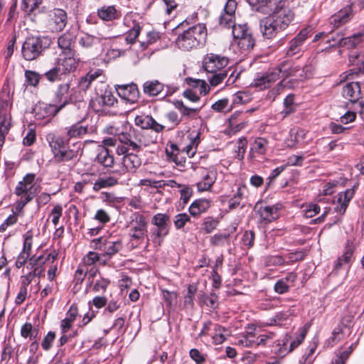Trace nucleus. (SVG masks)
I'll return each instance as SVG.
<instances>
[{
	"instance_id": "nucleus-51",
	"label": "nucleus",
	"mask_w": 364,
	"mask_h": 364,
	"mask_svg": "<svg viewBox=\"0 0 364 364\" xmlns=\"http://www.w3.org/2000/svg\"><path fill=\"white\" fill-rule=\"evenodd\" d=\"M55 339V333L53 331H49L46 336L43 338L41 342L42 348L48 351L53 346V343Z\"/></svg>"
},
{
	"instance_id": "nucleus-20",
	"label": "nucleus",
	"mask_w": 364,
	"mask_h": 364,
	"mask_svg": "<svg viewBox=\"0 0 364 364\" xmlns=\"http://www.w3.org/2000/svg\"><path fill=\"white\" fill-rule=\"evenodd\" d=\"M237 8V2L235 0H228L223 12L220 14L219 18V24L223 28H232L237 26L235 23V10Z\"/></svg>"
},
{
	"instance_id": "nucleus-24",
	"label": "nucleus",
	"mask_w": 364,
	"mask_h": 364,
	"mask_svg": "<svg viewBox=\"0 0 364 364\" xmlns=\"http://www.w3.org/2000/svg\"><path fill=\"white\" fill-rule=\"evenodd\" d=\"M75 51L73 53H61L60 58L56 62V65L60 68L62 73L74 71L77 65V62L75 57Z\"/></svg>"
},
{
	"instance_id": "nucleus-39",
	"label": "nucleus",
	"mask_w": 364,
	"mask_h": 364,
	"mask_svg": "<svg viewBox=\"0 0 364 364\" xmlns=\"http://www.w3.org/2000/svg\"><path fill=\"white\" fill-rule=\"evenodd\" d=\"M38 334V329L33 328L31 323H24L21 328V336L30 340L35 339Z\"/></svg>"
},
{
	"instance_id": "nucleus-53",
	"label": "nucleus",
	"mask_w": 364,
	"mask_h": 364,
	"mask_svg": "<svg viewBox=\"0 0 364 364\" xmlns=\"http://www.w3.org/2000/svg\"><path fill=\"white\" fill-rule=\"evenodd\" d=\"M43 0H23L22 9L25 11L33 12L40 4Z\"/></svg>"
},
{
	"instance_id": "nucleus-30",
	"label": "nucleus",
	"mask_w": 364,
	"mask_h": 364,
	"mask_svg": "<svg viewBox=\"0 0 364 364\" xmlns=\"http://www.w3.org/2000/svg\"><path fill=\"white\" fill-rule=\"evenodd\" d=\"M363 37L364 33L361 32L353 33V35L348 37H343L342 36L341 39L339 40V47L346 49H351L355 48L363 41Z\"/></svg>"
},
{
	"instance_id": "nucleus-9",
	"label": "nucleus",
	"mask_w": 364,
	"mask_h": 364,
	"mask_svg": "<svg viewBox=\"0 0 364 364\" xmlns=\"http://www.w3.org/2000/svg\"><path fill=\"white\" fill-rule=\"evenodd\" d=\"M154 226L151 229L150 237L153 243L160 246L164 238L168 235L170 230V216L166 213H157L151 219Z\"/></svg>"
},
{
	"instance_id": "nucleus-11",
	"label": "nucleus",
	"mask_w": 364,
	"mask_h": 364,
	"mask_svg": "<svg viewBox=\"0 0 364 364\" xmlns=\"http://www.w3.org/2000/svg\"><path fill=\"white\" fill-rule=\"evenodd\" d=\"M101 75L100 70L89 72L79 81L80 89L84 91L87 89H94L95 91H111L112 87L103 81L104 77Z\"/></svg>"
},
{
	"instance_id": "nucleus-58",
	"label": "nucleus",
	"mask_w": 364,
	"mask_h": 364,
	"mask_svg": "<svg viewBox=\"0 0 364 364\" xmlns=\"http://www.w3.org/2000/svg\"><path fill=\"white\" fill-rule=\"evenodd\" d=\"M45 263L46 259H44L43 255H40L38 257L33 255L28 259L27 268L33 269H34V267H38V265H44Z\"/></svg>"
},
{
	"instance_id": "nucleus-40",
	"label": "nucleus",
	"mask_w": 364,
	"mask_h": 364,
	"mask_svg": "<svg viewBox=\"0 0 364 364\" xmlns=\"http://www.w3.org/2000/svg\"><path fill=\"white\" fill-rule=\"evenodd\" d=\"M238 343L245 347H255L256 337L254 331H247L238 340Z\"/></svg>"
},
{
	"instance_id": "nucleus-27",
	"label": "nucleus",
	"mask_w": 364,
	"mask_h": 364,
	"mask_svg": "<svg viewBox=\"0 0 364 364\" xmlns=\"http://www.w3.org/2000/svg\"><path fill=\"white\" fill-rule=\"evenodd\" d=\"M357 186H354L353 188L346 190L344 192H341L338 195V205L335 208V210L340 214H344L348 203L355 194V188Z\"/></svg>"
},
{
	"instance_id": "nucleus-60",
	"label": "nucleus",
	"mask_w": 364,
	"mask_h": 364,
	"mask_svg": "<svg viewBox=\"0 0 364 364\" xmlns=\"http://www.w3.org/2000/svg\"><path fill=\"white\" fill-rule=\"evenodd\" d=\"M328 36L326 37V42L329 44V46H340V39L342 38V34L341 33H333L332 31L327 33Z\"/></svg>"
},
{
	"instance_id": "nucleus-43",
	"label": "nucleus",
	"mask_w": 364,
	"mask_h": 364,
	"mask_svg": "<svg viewBox=\"0 0 364 364\" xmlns=\"http://www.w3.org/2000/svg\"><path fill=\"white\" fill-rule=\"evenodd\" d=\"M121 100L129 105L136 103L139 98V92H117Z\"/></svg>"
},
{
	"instance_id": "nucleus-37",
	"label": "nucleus",
	"mask_w": 364,
	"mask_h": 364,
	"mask_svg": "<svg viewBox=\"0 0 364 364\" xmlns=\"http://www.w3.org/2000/svg\"><path fill=\"white\" fill-rule=\"evenodd\" d=\"M117 183V180L112 176L99 178L93 185V190L99 191L102 188L112 187Z\"/></svg>"
},
{
	"instance_id": "nucleus-50",
	"label": "nucleus",
	"mask_w": 364,
	"mask_h": 364,
	"mask_svg": "<svg viewBox=\"0 0 364 364\" xmlns=\"http://www.w3.org/2000/svg\"><path fill=\"white\" fill-rule=\"evenodd\" d=\"M191 221L190 216L186 213H179L174 217L173 223L176 229H181Z\"/></svg>"
},
{
	"instance_id": "nucleus-31",
	"label": "nucleus",
	"mask_w": 364,
	"mask_h": 364,
	"mask_svg": "<svg viewBox=\"0 0 364 364\" xmlns=\"http://www.w3.org/2000/svg\"><path fill=\"white\" fill-rule=\"evenodd\" d=\"M95 161L105 168L112 167L114 162V156L106 147H102L99 149Z\"/></svg>"
},
{
	"instance_id": "nucleus-19",
	"label": "nucleus",
	"mask_w": 364,
	"mask_h": 364,
	"mask_svg": "<svg viewBox=\"0 0 364 364\" xmlns=\"http://www.w3.org/2000/svg\"><path fill=\"white\" fill-rule=\"evenodd\" d=\"M118 101L112 95V92H104L99 95L95 93V96L92 97L90 102V107L96 112H102L105 107L113 106Z\"/></svg>"
},
{
	"instance_id": "nucleus-63",
	"label": "nucleus",
	"mask_w": 364,
	"mask_h": 364,
	"mask_svg": "<svg viewBox=\"0 0 364 364\" xmlns=\"http://www.w3.org/2000/svg\"><path fill=\"white\" fill-rule=\"evenodd\" d=\"M63 214V208L60 205H56L51 210L50 215L53 216L52 223L55 226H57L59 223V219Z\"/></svg>"
},
{
	"instance_id": "nucleus-22",
	"label": "nucleus",
	"mask_w": 364,
	"mask_h": 364,
	"mask_svg": "<svg viewBox=\"0 0 364 364\" xmlns=\"http://www.w3.org/2000/svg\"><path fill=\"white\" fill-rule=\"evenodd\" d=\"M198 174L200 180L197 182L198 191H205L211 188L217 178V172L215 170L201 168Z\"/></svg>"
},
{
	"instance_id": "nucleus-55",
	"label": "nucleus",
	"mask_w": 364,
	"mask_h": 364,
	"mask_svg": "<svg viewBox=\"0 0 364 364\" xmlns=\"http://www.w3.org/2000/svg\"><path fill=\"white\" fill-rule=\"evenodd\" d=\"M230 237V234H215L210 239V242L213 246H222L224 245L225 241Z\"/></svg>"
},
{
	"instance_id": "nucleus-8",
	"label": "nucleus",
	"mask_w": 364,
	"mask_h": 364,
	"mask_svg": "<svg viewBox=\"0 0 364 364\" xmlns=\"http://www.w3.org/2000/svg\"><path fill=\"white\" fill-rule=\"evenodd\" d=\"M51 39L46 36L27 37L21 47L23 58L28 61L37 59L49 48Z\"/></svg>"
},
{
	"instance_id": "nucleus-46",
	"label": "nucleus",
	"mask_w": 364,
	"mask_h": 364,
	"mask_svg": "<svg viewBox=\"0 0 364 364\" xmlns=\"http://www.w3.org/2000/svg\"><path fill=\"white\" fill-rule=\"evenodd\" d=\"M208 81L212 86L219 85L227 76L226 71L208 73Z\"/></svg>"
},
{
	"instance_id": "nucleus-5",
	"label": "nucleus",
	"mask_w": 364,
	"mask_h": 364,
	"mask_svg": "<svg viewBox=\"0 0 364 364\" xmlns=\"http://www.w3.org/2000/svg\"><path fill=\"white\" fill-rule=\"evenodd\" d=\"M110 134L117 135L121 145L129 147L134 152L141 151L143 147L155 143L156 140V136H152L149 131H140L132 127L128 131L122 132L112 127Z\"/></svg>"
},
{
	"instance_id": "nucleus-6",
	"label": "nucleus",
	"mask_w": 364,
	"mask_h": 364,
	"mask_svg": "<svg viewBox=\"0 0 364 364\" xmlns=\"http://www.w3.org/2000/svg\"><path fill=\"white\" fill-rule=\"evenodd\" d=\"M207 32L205 25L198 23L184 31L176 39L177 46L184 50L197 48L205 43Z\"/></svg>"
},
{
	"instance_id": "nucleus-62",
	"label": "nucleus",
	"mask_w": 364,
	"mask_h": 364,
	"mask_svg": "<svg viewBox=\"0 0 364 364\" xmlns=\"http://www.w3.org/2000/svg\"><path fill=\"white\" fill-rule=\"evenodd\" d=\"M306 253L303 250L296 251L294 252H290L287 255L286 258L289 259V263H293L299 261H301L304 259Z\"/></svg>"
},
{
	"instance_id": "nucleus-42",
	"label": "nucleus",
	"mask_w": 364,
	"mask_h": 364,
	"mask_svg": "<svg viewBox=\"0 0 364 364\" xmlns=\"http://www.w3.org/2000/svg\"><path fill=\"white\" fill-rule=\"evenodd\" d=\"M25 77L26 82L34 87L43 80L42 75H41L37 72L33 70H26Z\"/></svg>"
},
{
	"instance_id": "nucleus-52",
	"label": "nucleus",
	"mask_w": 364,
	"mask_h": 364,
	"mask_svg": "<svg viewBox=\"0 0 364 364\" xmlns=\"http://www.w3.org/2000/svg\"><path fill=\"white\" fill-rule=\"evenodd\" d=\"M141 31V27L139 24H135L132 29L129 31L127 33L125 41L129 43L133 44L135 41L137 37L139 36Z\"/></svg>"
},
{
	"instance_id": "nucleus-56",
	"label": "nucleus",
	"mask_w": 364,
	"mask_h": 364,
	"mask_svg": "<svg viewBox=\"0 0 364 364\" xmlns=\"http://www.w3.org/2000/svg\"><path fill=\"white\" fill-rule=\"evenodd\" d=\"M237 144V151H236L237 154H236L235 157L239 160H242L244 158L245 149L247 145V141L245 138L239 139Z\"/></svg>"
},
{
	"instance_id": "nucleus-4",
	"label": "nucleus",
	"mask_w": 364,
	"mask_h": 364,
	"mask_svg": "<svg viewBox=\"0 0 364 364\" xmlns=\"http://www.w3.org/2000/svg\"><path fill=\"white\" fill-rule=\"evenodd\" d=\"M349 64L354 68L342 73L339 77L337 86H341L343 91H361L364 89V83L360 85L355 81V77L359 73H364V52L351 50L348 55Z\"/></svg>"
},
{
	"instance_id": "nucleus-54",
	"label": "nucleus",
	"mask_w": 364,
	"mask_h": 364,
	"mask_svg": "<svg viewBox=\"0 0 364 364\" xmlns=\"http://www.w3.org/2000/svg\"><path fill=\"white\" fill-rule=\"evenodd\" d=\"M109 282V279L100 277V279H97L94 284L92 290L95 292H105L107 290Z\"/></svg>"
},
{
	"instance_id": "nucleus-47",
	"label": "nucleus",
	"mask_w": 364,
	"mask_h": 364,
	"mask_svg": "<svg viewBox=\"0 0 364 364\" xmlns=\"http://www.w3.org/2000/svg\"><path fill=\"white\" fill-rule=\"evenodd\" d=\"M291 337L289 334H286L281 340L279 341L278 346H279L277 354L282 357L284 356L289 352L287 351L289 349L288 343L291 341Z\"/></svg>"
},
{
	"instance_id": "nucleus-32",
	"label": "nucleus",
	"mask_w": 364,
	"mask_h": 364,
	"mask_svg": "<svg viewBox=\"0 0 364 364\" xmlns=\"http://www.w3.org/2000/svg\"><path fill=\"white\" fill-rule=\"evenodd\" d=\"M262 220L266 223H269L277 218V208L275 206H261L257 210Z\"/></svg>"
},
{
	"instance_id": "nucleus-29",
	"label": "nucleus",
	"mask_w": 364,
	"mask_h": 364,
	"mask_svg": "<svg viewBox=\"0 0 364 364\" xmlns=\"http://www.w3.org/2000/svg\"><path fill=\"white\" fill-rule=\"evenodd\" d=\"M97 15L102 21H110L119 18L121 14L114 6H104L97 9Z\"/></svg>"
},
{
	"instance_id": "nucleus-45",
	"label": "nucleus",
	"mask_w": 364,
	"mask_h": 364,
	"mask_svg": "<svg viewBox=\"0 0 364 364\" xmlns=\"http://www.w3.org/2000/svg\"><path fill=\"white\" fill-rule=\"evenodd\" d=\"M63 74L60 70V68L56 65L49 70L46 71L43 76V79L45 77L50 82H55L60 79V75Z\"/></svg>"
},
{
	"instance_id": "nucleus-26",
	"label": "nucleus",
	"mask_w": 364,
	"mask_h": 364,
	"mask_svg": "<svg viewBox=\"0 0 364 364\" xmlns=\"http://www.w3.org/2000/svg\"><path fill=\"white\" fill-rule=\"evenodd\" d=\"M76 36L71 31H66L58 38V46L62 50L63 53H73V46Z\"/></svg>"
},
{
	"instance_id": "nucleus-36",
	"label": "nucleus",
	"mask_w": 364,
	"mask_h": 364,
	"mask_svg": "<svg viewBox=\"0 0 364 364\" xmlns=\"http://www.w3.org/2000/svg\"><path fill=\"white\" fill-rule=\"evenodd\" d=\"M143 91H163L165 88L167 91H176L175 88L168 85H164L158 80L147 81L143 85Z\"/></svg>"
},
{
	"instance_id": "nucleus-57",
	"label": "nucleus",
	"mask_w": 364,
	"mask_h": 364,
	"mask_svg": "<svg viewBox=\"0 0 364 364\" xmlns=\"http://www.w3.org/2000/svg\"><path fill=\"white\" fill-rule=\"evenodd\" d=\"M306 335V330L305 328L301 329L299 335L296 339L291 341L287 351L289 353L292 352L296 348H297L304 341Z\"/></svg>"
},
{
	"instance_id": "nucleus-64",
	"label": "nucleus",
	"mask_w": 364,
	"mask_h": 364,
	"mask_svg": "<svg viewBox=\"0 0 364 364\" xmlns=\"http://www.w3.org/2000/svg\"><path fill=\"white\" fill-rule=\"evenodd\" d=\"M274 289L277 293L282 294L289 290V287L286 283L284 279H281L275 283Z\"/></svg>"
},
{
	"instance_id": "nucleus-1",
	"label": "nucleus",
	"mask_w": 364,
	"mask_h": 364,
	"mask_svg": "<svg viewBox=\"0 0 364 364\" xmlns=\"http://www.w3.org/2000/svg\"><path fill=\"white\" fill-rule=\"evenodd\" d=\"M70 104L69 110L73 113L75 123L66 128V136L49 133L46 136V140L49 144L53 154V161L57 164L69 161H77L83 152L82 141H72V139L82 138L87 134L95 132L94 126L85 125L86 103L83 100H77L73 102V97H70Z\"/></svg>"
},
{
	"instance_id": "nucleus-16",
	"label": "nucleus",
	"mask_w": 364,
	"mask_h": 364,
	"mask_svg": "<svg viewBox=\"0 0 364 364\" xmlns=\"http://www.w3.org/2000/svg\"><path fill=\"white\" fill-rule=\"evenodd\" d=\"M147 232L146 218L139 213H135L130 222L129 236L132 240L141 242Z\"/></svg>"
},
{
	"instance_id": "nucleus-14",
	"label": "nucleus",
	"mask_w": 364,
	"mask_h": 364,
	"mask_svg": "<svg viewBox=\"0 0 364 364\" xmlns=\"http://www.w3.org/2000/svg\"><path fill=\"white\" fill-rule=\"evenodd\" d=\"M131 149L124 145H118L116 152L118 155H124L122 158V172H134L141 165V159L136 154L137 152H129Z\"/></svg>"
},
{
	"instance_id": "nucleus-38",
	"label": "nucleus",
	"mask_w": 364,
	"mask_h": 364,
	"mask_svg": "<svg viewBox=\"0 0 364 364\" xmlns=\"http://www.w3.org/2000/svg\"><path fill=\"white\" fill-rule=\"evenodd\" d=\"M97 41H99L98 38L87 33H83L78 39L79 45L85 49L92 48Z\"/></svg>"
},
{
	"instance_id": "nucleus-28",
	"label": "nucleus",
	"mask_w": 364,
	"mask_h": 364,
	"mask_svg": "<svg viewBox=\"0 0 364 364\" xmlns=\"http://www.w3.org/2000/svg\"><path fill=\"white\" fill-rule=\"evenodd\" d=\"M210 207V201L205 198L195 200L189 206L190 214L193 217H198Z\"/></svg>"
},
{
	"instance_id": "nucleus-18",
	"label": "nucleus",
	"mask_w": 364,
	"mask_h": 364,
	"mask_svg": "<svg viewBox=\"0 0 364 364\" xmlns=\"http://www.w3.org/2000/svg\"><path fill=\"white\" fill-rule=\"evenodd\" d=\"M252 9L264 14L273 12L285 6L287 0H247Z\"/></svg>"
},
{
	"instance_id": "nucleus-13",
	"label": "nucleus",
	"mask_w": 364,
	"mask_h": 364,
	"mask_svg": "<svg viewBox=\"0 0 364 364\" xmlns=\"http://www.w3.org/2000/svg\"><path fill=\"white\" fill-rule=\"evenodd\" d=\"M233 37L237 39V45L242 52H248L255 46V39L246 24L234 26L232 29Z\"/></svg>"
},
{
	"instance_id": "nucleus-35",
	"label": "nucleus",
	"mask_w": 364,
	"mask_h": 364,
	"mask_svg": "<svg viewBox=\"0 0 364 364\" xmlns=\"http://www.w3.org/2000/svg\"><path fill=\"white\" fill-rule=\"evenodd\" d=\"M353 250L350 247H348L345 252L338 258L337 262L335 264V269L339 270L347 266L348 268L350 267V264L351 262L352 257H353Z\"/></svg>"
},
{
	"instance_id": "nucleus-44",
	"label": "nucleus",
	"mask_w": 364,
	"mask_h": 364,
	"mask_svg": "<svg viewBox=\"0 0 364 364\" xmlns=\"http://www.w3.org/2000/svg\"><path fill=\"white\" fill-rule=\"evenodd\" d=\"M251 100V92H236L232 95V103L234 105L246 104L250 102Z\"/></svg>"
},
{
	"instance_id": "nucleus-3",
	"label": "nucleus",
	"mask_w": 364,
	"mask_h": 364,
	"mask_svg": "<svg viewBox=\"0 0 364 364\" xmlns=\"http://www.w3.org/2000/svg\"><path fill=\"white\" fill-rule=\"evenodd\" d=\"M294 18V11L285 5L260 21L261 32L266 38H272L279 32L285 30Z\"/></svg>"
},
{
	"instance_id": "nucleus-25",
	"label": "nucleus",
	"mask_w": 364,
	"mask_h": 364,
	"mask_svg": "<svg viewBox=\"0 0 364 364\" xmlns=\"http://www.w3.org/2000/svg\"><path fill=\"white\" fill-rule=\"evenodd\" d=\"M353 11V9L348 5L331 16L329 18V23L333 28H338L350 21Z\"/></svg>"
},
{
	"instance_id": "nucleus-2",
	"label": "nucleus",
	"mask_w": 364,
	"mask_h": 364,
	"mask_svg": "<svg viewBox=\"0 0 364 364\" xmlns=\"http://www.w3.org/2000/svg\"><path fill=\"white\" fill-rule=\"evenodd\" d=\"M299 70L292 66V62L285 60L277 68L268 70L264 73L257 74L251 86L261 90L269 89L279 79V75L285 76L278 84L277 91L284 89H294L296 82L289 79V76H295Z\"/></svg>"
},
{
	"instance_id": "nucleus-12",
	"label": "nucleus",
	"mask_w": 364,
	"mask_h": 364,
	"mask_svg": "<svg viewBox=\"0 0 364 364\" xmlns=\"http://www.w3.org/2000/svg\"><path fill=\"white\" fill-rule=\"evenodd\" d=\"M313 33L314 29L311 26L301 29L299 33L289 42L286 49V55L293 57L296 55H301L304 51V44L305 41L312 36Z\"/></svg>"
},
{
	"instance_id": "nucleus-34",
	"label": "nucleus",
	"mask_w": 364,
	"mask_h": 364,
	"mask_svg": "<svg viewBox=\"0 0 364 364\" xmlns=\"http://www.w3.org/2000/svg\"><path fill=\"white\" fill-rule=\"evenodd\" d=\"M220 220L218 218L208 216L203 219L201 230L205 234L212 233L218 228Z\"/></svg>"
},
{
	"instance_id": "nucleus-49",
	"label": "nucleus",
	"mask_w": 364,
	"mask_h": 364,
	"mask_svg": "<svg viewBox=\"0 0 364 364\" xmlns=\"http://www.w3.org/2000/svg\"><path fill=\"white\" fill-rule=\"evenodd\" d=\"M352 347H349L345 350H340L336 354V358L332 361L331 364H345L346 360L348 358L350 354L352 353Z\"/></svg>"
},
{
	"instance_id": "nucleus-33",
	"label": "nucleus",
	"mask_w": 364,
	"mask_h": 364,
	"mask_svg": "<svg viewBox=\"0 0 364 364\" xmlns=\"http://www.w3.org/2000/svg\"><path fill=\"white\" fill-rule=\"evenodd\" d=\"M290 315V310L278 312L274 316L269 318L268 321L266 323V326H283L289 319Z\"/></svg>"
},
{
	"instance_id": "nucleus-61",
	"label": "nucleus",
	"mask_w": 364,
	"mask_h": 364,
	"mask_svg": "<svg viewBox=\"0 0 364 364\" xmlns=\"http://www.w3.org/2000/svg\"><path fill=\"white\" fill-rule=\"evenodd\" d=\"M285 263L284 259L279 255L268 256L265 259V264L267 266H280Z\"/></svg>"
},
{
	"instance_id": "nucleus-21",
	"label": "nucleus",
	"mask_w": 364,
	"mask_h": 364,
	"mask_svg": "<svg viewBox=\"0 0 364 364\" xmlns=\"http://www.w3.org/2000/svg\"><path fill=\"white\" fill-rule=\"evenodd\" d=\"M95 247L102 251L105 255L112 257L122 249V241L118 240L112 241L103 237H99L92 240Z\"/></svg>"
},
{
	"instance_id": "nucleus-23",
	"label": "nucleus",
	"mask_w": 364,
	"mask_h": 364,
	"mask_svg": "<svg viewBox=\"0 0 364 364\" xmlns=\"http://www.w3.org/2000/svg\"><path fill=\"white\" fill-rule=\"evenodd\" d=\"M136 126L139 127L141 131H149L152 129L156 133L161 132L164 130L165 127L158 123L151 115L140 114L136 115L134 119Z\"/></svg>"
},
{
	"instance_id": "nucleus-7",
	"label": "nucleus",
	"mask_w": 364,
	"mask_h": 364,
	"mask_svg": "<svg viewBox=\"0 0 364 364\" xmlns=\"http://www.w3.org/2000/svg\"><path fill=\"white\" fill-rule=\"evenodd\" d=\"M36 174L27 173L15 188L14 193L21 198L17 202V208H23L39 193L40 186L35 181Z\"/></svg>"
},
{
	"instance_id": "nucleus-59",
	"label": "nucleus",
	"mask_w": 364,
	"mask_h": 364,
	"mask_svg": "<svg viewBox=\"0 0 364 364\" xmlns=\"http://www.w3.org/2000/svg\"><path fill=\"white\" fill-rule=\"evenodd\" d=\"M190 357L197 363L203 364L206 360V355L201 353L198 349L192 348L189 352Z\"/></svg>"
},
{
	"instance_id": "nucleus-15",
	"label": "nucleus",
	"mask_w": 364,
	"mask_h": 364,
	"mask_svg": "<svg viewBox=\"0 0 364 364\" xmlns=\"http://www.w3.org/2000/svg\"><path fill=\"white\" fill-rule=\"evenodd\" d=\"M68 23V14L62 9H54L48 14L46 27L53 33L63 31Z\"/></svg>"
},
{
	"instance_id": "nucleus-17",
	"label": "nucleus",
	"mask_w": 364,
	"mask_h": 364,
	"mask_svg": "<svg viewBox=\"0 0 364 364\" xmlns=\"http://www.w3.org/2000/svg\"><path fill=\"white\" fill-rule=\"evenodd\" d=\"M228 63L227 58L210 53L204 58L203 67L207 73L223 72Z\"/></svg>"
},
{
	"instance_id": "nucleus-48",
	"label": "nucleus",
	"mask_w": 364,
	"mask_h": 364,
	"mask_svg": "<svg viewBox=\"0 0 364 364\" xmlns=\"http://www.w3.org/2000/svg\"><path fill=\"white\" fill-rule=\"evenodd\" d=\"M187 84L193 88H198V91H208V85L203 80L186 78Z\"/></svg>"
},
{
	"instance_id": "nucleus-10",
	"label": "nucleus",
	"mask_w": 364,
	"mask_h": 364,
	"mask_svg": "<svg viewBox=\"0 0 364 364\" xmlns=\"http://www.w3.org/2000/svg\"><path fill=\"white\" fill-rule=\"evenodd\" d=\"M57 98H60V100H63V103L59 105H51L46 104L44 102H39L36 104L33 109V113L36 119H43L46 118H50L55 116L60 109H62L66 105L70 107V100L68 95H65L64 93H58Z\"/></svg>"
},
{
	"instance_id": "nucleus-41",
	"label": "nucleus",
	"mask_w": 364,
	"mask_h": 364,
	"mask_svg": "<svg viewBox=\"0 0 364 364\" xmlns=\"http://www.w3.org/2000/svg\"><path fill=\"white\" fill-rule=\"evenodd\" d=\"M267 140L264 138H257L255 140L251 147V151L259 154H264L267 146Z\"/></svg>"
}]
</instances>
